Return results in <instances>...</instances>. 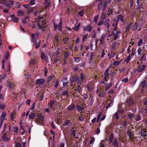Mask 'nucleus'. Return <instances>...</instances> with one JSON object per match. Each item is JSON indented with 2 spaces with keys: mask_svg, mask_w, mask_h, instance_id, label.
Here are the masks:
<instances>
[{
  "mask_svg": "<svg viewBox=\"0 0 147 147\" xmlns=\"http://www.w3.org/2000/svg\"><path fill=\"white\" fill-rule=\"evenodd\" d=\"M41 12V11L40 10L38 11H36L34 13V15L35 16H36L37 15H38V17L36 18H35V21L36 22H38V21H39L40 20H41L42 19H43V17L41 15H40L39 13L40 12Z\"/></svg>",
  "mask_w": 147,
  "mask_h": 147,
  "instance_id": "7ed1b4c3",
  "label": "nucleus"
},
{
  "mask_svg": "<svg viewBox=\"0 0 147 147\" xmlns=\"http://www.w3.org/2000/svg\"><path fill=\"white\" fill-rule=\"evenodd\" d=\"M142 117L140 115H138L137 117V118L135 119V120L137 121H139L141 119Z\"/></svg>",
  "mask_w": 147,
  "mask_h": 147,
  "instance_id": "49530a36",
  "label": "nucleus"
},
{
  "mask_svg": "<svg viewBox=\"0 0 147 147\" xmlns=\"http://www.w3.org/2000/svg\"><path fill=\"white\" fill-rule=\"evenodd\" d=\"M108 12H109V13L108 14L109 15L112 14V12H113L112 10L111 9H110V8H109Z\"/></svg>",
  "mask_w": 147,
  "mask_h": 147,
  "instance_id": "680f3d73",
  "label": "nucleus"
},
{
  "mask_svg": "<svg viewBox=\"0 0 147 147\" xmlns=\"http://www.w3.org/2000/svg\"><path fill=\"white\" fill-rule=\"evenodd\" d=\"M59 81L58 80H57L55 83V85L54 86L55 87V88H57L58 86L59 85Z\"/></svg>",
  "mask_w": 147,
  "mask_h": 147,
  "instance_id": "4d7b16f0",
  "label": "nucleus"
},
{
  "mask_svg": "<svg viewBox=\"0 0 147 147\" xmlns=\"http://www.w3.org/2000/svg\"><path fill=\"white\" fill-rule=\"evenodd\" d=\"M145 67L146 66L144 65H139L136 70L139 72H140L144 70Z\"/></svg>",
  "mask_w": 147,
  "mask_h": 147,
  "instance_id": "6e6552de",
  "label": "nucleus"
},
{
  "mask_svg": "<svg viewBox=\"0 0 147 147\" xmlns=\"http://www.w3.org/2000/svg\"><path fill=\"white\" fill-rule=\"evenodd\" d=\"M92 28V26H90V25H88L87 26H84V30H87L88 32H90Z\"/></svg>",
  "mask_w": 147,
  "mask_h": 147,
  "instance_id": "1a4fd4ad",
  "label": "nucleus"
},
{
  "mask_svg": "<svg viewBox=\"0 0 147 147\" xmlns=\"http://www.w3.org/2000/svg\"><path fill=\"white\" fill-rule=\"evenodd\" d=\"M6 115V112L5 111L3 112L1 116L0 117V118L1 119L0 120H2L5 117ZM4 120H5L6 119H4Z\"/></svg>",
  "mask_w": 147,
  "mask_h": 147,
  "instance_id": "f3484780",
  "label": "nucleus"
},
{
  "mask_svg": "<svg viewBox=\"0 0 147 147\" xmlns=\"http://www.w3.org/2000/svg\"><path fill=\"white\" fill-rule=\"evenodd\" d=\"M109 68L107 69L104 73V76H109Z\"/></svg>",
  "mask_w": 147,
  "mask_h": 147,
  "instance_id": "bb28decb",
  "label": "nucleus"
},
{
  "mask_svg": "<svg viewBox=\"0 0 147 147\" xmlns=\"http://www.w3.org/2000/svg\"><path fill=\"white\" fill-rule=\"evenodd\" d=\"M55 103V101L54 100H51L49 102L48 104L50 107L52 108L53 106L54 105Z\"/></svg>",
  "mask_w": 147,
  "mask_h": 147,
  "instance_id": "412c9836",
  "label": "nucleus"
},
{
  "mask_svg": "<svg viewBox=\"0 0 147 147\" xmlns=\"http://www.w3.org/2000/svg\"><path fill=\"white\" fill-rule=\"evenodd\" d=\"M87 35H88V34H84V35H83V37H82V40H83V41H84V40L87 37Z\"/></svg>",
  "mask_w": 147,
  "mask_h": 147,
  "instance_id": "13d9d810",
  "label": "nucleus"
},
{
  "mask_svg": "<svg viewBox=\"0 0 147 147\" xmlns=\"http://www.w3.org/2000/svg\"><path fill=\"white\" fill-rule=\"evenodd\" d=\"M94 137H92L91 138L90 141V144H91L93 143L94 141Z\"/></svg>",
  "mask_w": 147,
  "mask_h": 147,
  "instance_id": "338daca9",
  "label": "nucleus"
},
{
  "mask_svg": "<svg viewBox=\"0 0 147 147\" xmlns=\"http://www.w3.org/2000/svg\"><path fill=\"white\" fill-rule=\"evenodd\" d=\"M34 11V9L32 8H30L28 10V13L30 14L31 12Z\"/></svg>",
  "mask_w": 147,
  "mask_h": 147,
  "instance_id": "e433bc0d",
  "label": "nucleus"
},
{
  "mask_svg": "<svg viewBox=\"0 0 147 147\" xmlns=\"http://www.w3.org/2000/svg\"><path fill=\"white\" fill-rule=\"evenodd\" d=\"M75 61L76 62L78 63L81 60V58L79 57H75Z\"/></svg>",
  "mask_w": 147,
  "mask_h": 147,
  "instance_id": "79ce46f5",
  "label": "nucleus"
},
{
  "mask_svg": "<svg viewBox=\"0 0 147 147\" xmlns=\"http://www.w3.org/2000/svg\"><path fill=\"white\" fill-rule=\"evenodd\" d=\"M71 134L73 135L74 138H76V131L75 130H73L72 129L71 130Z\"/></svg>",
  "mask_w": 147,
  "mask_h": 147,
  "instance_id": "a878e982",
  "label": "nucleus"
},
{
  "mask_svg": "<svg viewBox=\"0 0 147 147\" xmlns=\"http://www.w3.org/2000/svg\"><path fill=\"white\" fill-rule=\"evenodd\" d=\"M113 104V100H111V102L109 104L107 107V109L112 106Z\"/></svg>",
  "mask_w": 147,
  "mask_h": 147,
  "instance_id": "a18cd8bd",
  "label": "nucleus"
},
{
  "mask_svg": "<svg viewBox=\"0 0 147 147\" xmlns=\"http://www.w3.org/2000/svg\"><path fill=\"white\" fill-rule=\"evenodd\" d=\"M37 26L38 28L41 30L42 31H43L44 30V29L43 28V26H42L40 25V24L39 23H38L37 24Z\"/></svg>",
  "mask_w": 147,
  "mask_h": 147,
  "instance_id": "c85d7f7f",
  "label": "nucleus"
},
{
  "mask_svg": "<svg viewBox=\"0 0 147 147\" xmlns=\"http://www.w3.org/2000/svg\"><path fill=\"white\" fill-rule=\"evenodd\" d=\"M24 11H21L20 10H18L17 13V15L18 16H24Z\"/></svg>",
  "mask_w": 147,
  "mask_h": 147,
  "instance_id": "f8f14e48",
  "label": "nucleus"
},
{
  "mask_svg": "<svg viewBox=\"0 0 147 147\" xmlns=\"http://www.w3.org/2000/svg\"><path fill=\"white\" fill-rule=\"evenodd\" d=\"M8 135H9V133L7 135V133L5 132L3 134L2 138V140H3L5 142H7L9 141V139L8 138V137H7V136H8Z\"/></svg>",
  "mask_w": 147,
  "mask_h": 147,
  "instance_id": "0eeeda50",
  "label": "nucleus"
},
{
  "mask_svg": "<svg viewBox=\"0 0 147 147\" xmlns=\"http://www.w3.org/2000/svg\"><path fill=\"white\" fill-rule=\"evenodd\" d=\"M118 25V23L117 22H116L115 23V27H114V28H113L114 31L115 32L117 31V26Z\"/></svg>",
  "mask_w": 147,
  "mask_h": 147,
  "instance_id": "09e8293b",
  "label": "nucleus"
},
{
  "mask_svg": "<svg viewBox=\"0 0 147 147\" xmlns=\"http://www.w3.org/2000/svg\"><path fill=\"white\" fill-rule=\"evenodd\" d=\"M44 5L45 8L47 9L49 6V3L48 2H45Z\"/></svg>",
  "mask_w": 147,
  "mask_h": 147,
  "instance_id": "4c0bfd02",
  "label": "nucleus"
},
{
  "mask_svg": "<svg viewBox=\"0 0 147 147\" xmlns=\"http://www.w3.org/2000/svg\"><path fill=\"white\" fill-rule=\"evenodd\" d=\"M37 118L40 123H42L43 122L44 117L42 116V115L40 114L37 113Z\"/></svg>",
  "mask_w": 147,
  "mask_h": 147,
  "instance_id": "39448f33",
  "label": "nucleus"
},
{
  "mask_svg": "<svg viewBox=\"0 0 147 147\" xmlns=\"http://www.w3.org/2000/svg\"><path fill=\"white\" fill-rule=\"evenodd\" d=\"M101 113L100 112V113L98 115L97 119V121L98 122L100 120V117L101 116Z\"/></svg>",
  "mask_w": 147,
  "mask_h": 147,
  "instance_id": "603ef678",
  "label": "nucleus"
},
{
  "mask_svg": "<svg viewBox=\"0 0 147 147\" xmlns=\"http://www.w3.org/2000/svg\"><path fill=\"white\" fill-rule=\"evenodd\" d=\"M132 25V23H130L127 26L126 29L125 31L128 32L129 30L131 28Z\"/></svg>",
  "mask_w": 147,
  "mask_h": 147,
  "instance_id": "aec40b11",
  "label": "nucleus"
},
{
  "mask_svg": "<svg viewBox=\"0 0 147 147\" xmlns=\"http://www.w3.org/2000/svg\"><path fill=\"white\" fill-rule=\"evenodd\" d=\"M127 134L129 136V137L131 139H132V137L131 135V133L129 131H128L127 132Z\"/></svg>",
  "mask_w": 147,
  "mask_h": 147,
  "instance_id": "052dcab7",
  "label": "nucleus"
},
{
  "mask_svg": "<svg viewBox=\"0 0 147 147\" xmlns=\"http://www.w3.org/2000/svg\"><path fill=\"white\" fill-rule=\"evenodd\" d=\"M41 58L42 60H45V53H42L41 55Z\"/></svg>",
  "mask_w": 147,
  "mask_h": 147,
  "instance_id": "f704fd0d",
  "label": "nucleus"
},
{
  "mask_svg": "<svg viewBox=\"0 0 147 147\" xmlns=\"http://www.w3.org/2000/svg\"><path fill=\"white\" fill-rule=\"evenodd\" d=\"M18 128L17 126H14L13 127V131L15 133L17 134L18 130Z\"/></svg>",
  "mask_w": 147,
  "mask_h": 147,
  "instance_id": "393cba45",
  "label": "nucleus"
},
{
  "mask_svg": "<svg viewBox=\"0 0 147 147\" xmlns=\"http://www.w3.org/2000/svg\"><path fill=\"white\" fill-rule=\"evenodd\" d=\"M70 120H67L63 124L64 126L67 125L70 123Z\"/></svg>",
  "mask_w": 147,
  "mask_h": 147,
  "instance_id": "37998d69",
  "label": "nucleus"
},
{
  "mask_svg": "<svg viewBox=\"0 0 147 147\" xmlns=\"http://www.w3.org/2000/svg\"><path fill=\"white\" fill-rule=\"evenodd\" d=\"M61 82H63V84L64 87L65 86V85L68 83L67 79L66 78H63L61 80Z\"/></svg>",
  "mask_w": 147,
  "mask_h": 147,
  "instance_id": "ddd939ff",
  "label": "nucleus"
},
{
  "mask_svg": "<svg viewBox=\"0 0 147 147\" xmlns=\"http://www.w3.org/2000/svg\"><path fill=\"white\" fill-rule=\"evenodd\" d=\"M119 20L123 23H125V20H124L123 18V17L120 14L118 16L117 20Z\"/></svg>",
  "mask_w": 147,
  "mask_h": 147,
  "instance_id": "dca6fc26",
  "label": "nucleus"
},
{
  "mask_svg": "<svg viewBox=\"0 0 147 147\" xmlns=\"http://www.w3.org/2000/svg\"><path fill=\"white\" fill-rule=\"evenodd\" d=\"M120 32V31H116L115 32L113 31L111 33L112 35H114L115 34L117 35V34Z\"/></svg>",
  "mask_w": 147,
  "mask_h": 147,
  "instance_id": "864d4df0",
  "label": "nucleus"
},
{
  "mask_svg": "<svg viewBox=\"0 0 147 147\" xmlns=\"http://www.w3.org/2000/svg\"><path fill=\"white\" fill-rule=\"evenodd\" d=\"M126 102L129 105H131L134 104L133 100L130 98L127 100Z\"/></svg>",
  "mask_w": 147,
  "mask_h": 147,
  "instance_id": "a211bd4d",
  "label": "nucleus"
},
{
  "mask_svg": "<svg viewBox=\"0 0 147 147\" xmlns=\"http://www.w3.org/2000/svg\"><path fill=\"white\" fill-rule=\"evenodd\" d=\"M142 43L143 40L141 39H140L138 42V46H140L142 44Z\"/></svg>",
  "mask_w": 147,
  "mask_h": 147,
  "instance_id": "a19ab883",
  "label": "nucleus"
},
{
  "mask_svg": "<svg viewBox=\"0 0 147 147\" xmlns=\"http://www.w3.org/2000/svg\"><path fill=\"white\" fill-rule=\"evenodd\" d=\"M29 25L33 28H36V26L34 24V22H32L29 23Z\"/></svg>",
  "mask_w": 147,
  "mask_h": 147,
  "instance_id": "b1692460",
  "label": "nucleus"
},
{
  "mask_svg": "<svg viewBox=\"0 0 147 147\" xmlns=\"http://www.w3.org/2000/svg\"><path fill=\"white\" fill-rule=\"evenodd\" d=\"M5 107V105L4 104L0 105V110L3 109Z\"/></svg>",
  "mask_w": 147,
  "mask_h": 147,
  "instance_id": "69168bd1",
  "label": "nucleus"
},
{
  "mask_svg": "<svg viewBox=\"0 0 147 147\" xmlns=\"http://www.w3.org/2000/svg\"><path fill=\"white\" fill-rule=\"evenodd\" d=\"M77 109L79 111H82L84 109L83 107L78 105H77Z\"/></svg>",
  "mask_w": 147,
  "mask_h": 147,
  "instance_id": "c03bdc74",
  "label": "nucleus"
},
{
  "mask_svg": "<svg viewBox=\"0 0 147 147\" xmlns=\"http://www.w3.org/2000/svg\"><path fill=\"white\" fill-rule=\"evenodd\" d=\"M105 23V22L103 20H101L98 22V23L97 24V25L98 26H101Z\"/></svg>",
  "mask_w": 147,
  "mask_h": 147,
  "instance_id": "58836bf2",
  "label": "nucleus"
},
{
  "mask_svg": "<svg viewBox=\"0 0 147 147\" xmlns=\"http://www.w3.org/2000/svg\"><path fill=\"white\" fill-rule=\"evenodd\" d=\"M47 22L46 20H43L42 22V25L43 26V27H45L47 26Z\"/></svg>",
  "mask_w": 147,
  "mask_h": 147,
  "instance_id": "72a5a7b5",
  "label": "nucleus"
},
{
  "mask_svg": "<svg viewBox=\"0 0 147 147\" xmlns=\"http://www.w3.org/2000/svg\"><path fill=\"white\" fill-rule=\"evenodd\" d=\"M98 16H95L94 17V22L95 23H97V21L98 20Z\"/></svg>",
  "mask_w": 147,
  "mask_h": 147,
  "instance_id": "c9c22d12",
  "label": "nucleus"
},
{
  "mask_svg": "<svg viewBox=\"0 0 147 147\" xmlns=\"http://www.w3.org/2000/svg\"><path fill=\"white\" fill-rule=\"evenodd\" d=\"M2 68L4 69L5 68V65L4 63L5 62V59H3L2 60Z\"/></svg>",
  "mask_w": 147,
  "mask_h": 147,
  "instance_id": "3c124183",
  "label": "nucleus"
},
{
  "mask_svg": "<svg viewBox=\"0 0 147 147\" xmlns=\"http://www.w3.org/2000/svg\"><path fill=\"white\" fill-rule=\"evenodd\" d=\"M75 82H76L79 84H82L80 78L76 76H74L71 80V85L73 86L74 85L72 84V83Z\"/></svg>",
  "mask_w": 147,
  "mask_h": 147,
  "instance_id": "f257e3e1",
  "label": "nucleus"
},
{
  "mask_svg": "<svg viewBox=\"0 0 147 147\" xmlns=\"http://www.w3.org/2000/svg\"><path fill=\"white\" fill-rule=\"evenodd\" d=\"M134 115L133 113H131L128 114V116L129 118V119H131L132 118Z\"/></svg>",
  "mask_w": 147,
  "mask_h": 147,
  "instance_id": "0e129e2a",
  "label": "nucleus"
},
{
  "mask_svg": "<svg viewBox=\"0 0 147 147\" xmlns=\"http://www.w3.org/2000/svg\"><path fill=\"white\" fill-rule=\"evenodd\" d=\"M102 2H100L98 5V9H100L102 7Z\"/></svg>",
  "mask_w": 147,
  "mask_h": 147,
  "instance_id": "bf43d9fd",
  "label": "nucleus"
},
{
  "mask_svg": "<svg viewBox=\"0 0 147 147\" xmlns=\"http://www.w3.org/2000/svg\"><path fill=\"white\" fill-rule=\"evenodd\" d=\"M145 132V130L144 129L141 130V134L143 136H146V134H144Z\"/></svg>",
  "mask_w": 147,
  "mask_h": 147,
  "instance_id": "e2e57ef3",
  "label": "nucleus"
},
{
  "mask_svg": "<svg viewBox=\"0 0 147 147\" xmlns=\"http://www.w3.org/2000/svg\"><path fill=\"white\" fill-rule=\"evenodd\" d=\"M40 41H37L36 42H34L36 44V48H38L39 47V44L40 43Z\"/></svg>",
  "mask_w": 147,
  "mask_h": 147,
  "instance_id": "7c9ffc66",
  "label": "nucleus"
},
{
  "mask_svg": "<svg viewBox=\"0 0 147 147\" xmlns=\"http://www.w3.org/2000/svg\"><path fill=\"white\" fill-rule=\"evenodd\" d=\"M36 113H31L29 116V117L30 119H33L35 116H36Z\"/></svg>",
  "mask_w": 147,
  "mask_h": 147,
  "instance_id": "6ab92c4d",
  "label": "nucleus"
},
{
  "mask_svg": "<svg viewBox=\"0 0 147 147\" xmlns=\"http://www.w3.org/2000/svg\"><path fill=\"white\" fill-rule=\"evenodd\" d=\"M133 30H137L139 31L140 30V28H138L136 23L134 24L133 26Z\"/></svg>",
  "mask_w": 147,
  "mask_h": 147,
  "instance_id": "9b49d317",
  "label": "nucleus"
},
{
  "mask_svg": "<svg viewBox=\"0 0 147 147\" xmlns=\"http://www.w3.org/2000/svg\"><path fill=\"white\" fill-rule=\"evenodd\" d=\"M113 146L114 147H117L118 146V145L117 141L116 139H115L114 140L113 142L112 143Z\"/></svg>",
  "mask_w": 147,
  "mask_h": 147,
  "instance_id": "4be33fe9",
  "label": "nucleus"
},
{
  "mask_svg": "<svg viewBox=\"0 0 147 147\" xmlns=\"http://www.w3.org/2000/svg\"><path fill=\"white\" fill-rule=\"evenodd\" d=\"M107 4V2L106 1V2H105V3H104V4L103 7V11H104L106 7Z\"/></svg>",
  "mask_w": 147,
  "mask_h": 147,
  "instance_id": "6e6d98bb",
  "label": "nucleus"
},
{
  "mask_svg": "<svg viewBox=\"0 0 147 147\" xmlns=\"http://www.w3.org/2000/svg\"><path fill=\"white\" fill-rule=\"evenodd\" d=\"M14 84H13L9 82H7V86L9 88V89H11L13 87Z\"/></svg>",
  "mask_w": 147,
  "mask_h": 147,
  "instance_id": "2eb2a0df",
  "label": "nucleus"
},
{
  "mask_svg": "<svg viewBox=\"0 0 147 147\" xmlns=\"http://www.w3.org/2000/svg\"><path fill=\"white\" fill-rule=\"evenodd\" d=\"M16 115V113L14 112H12L11 114V119L12 120H13V119L15 117V115Z\"/></svg>",
  "mask_w": 147,
  "mask_h": 147,
  "instance_id": "2f4dec72",
  "label": "nucleus"
},
{
  "mask_svg": "<svg viewBox=\"0 0 147 147\" xmlns=\"http://www.w3.org/2000/svg\"><path fill=\"white\" fill-rule=\"evenodd\" d=\"M78 86H76L74 90L75 92L74 93H73V95L75 97H78L79 96V94H80V90L81 89V87L80 86L78 85Z\"/></svg>",
  "mask_w": 147,
  "mask_h": 147,
  "instance_id": "20e7f679",
  "label": "nucleus"
},
{
  "mask_svg": "<svg viewBox=\"0 0 147 147\" xmlns=\"http://www.w3.org/2000/svg\"><path fill=\"white\" fill-rule=\"evenodd\" d=\"M80 25V23H79L77 26H75L73 29L75 31H77L78 30Z\"/></svg>",
  "mask_w": 147,
  "mask_h": 147,
  "instance_id": "c756f323",
  "label": "nucleus"
},
{
  "mask_svg": "<svg viewBox=\"0 0 147 147\" xmlns=\"http://www.w3.org/2000/svg\"><path fill=\"white\" fill-rule=\"evenodd\" d=\"M144 55L145 54H144L141 57L140 59V61H141V63H142V61L144 60H145L146 59V58L144 57Z\"/></svg>",
  "mask_w": 147,
  "mask_h": 147,
  "instance_id": "ea45409f",
  "label": "nucleus"
},
{
  "mask_svg": "<svg viewBox=\"0 0 147 147\" xmlns=\"http://www.w3.org/2000/svg\"><path fill=\"white\" fill-rule=\"evenodd\" d=\"M146 85V81H142L141 83V86L142 88L144 87Z\"/></svg>",
  "mask_w": 147,
  "mask_h": 147,
  "instance_id": "cd10ccee",
  "label": "nucleus"
},
{
  "mask_svg": "<svg viewBox=\"0 0 147 147\" xmlns=\"http://www.w3.org/2000/svg\"><path fill=\"white\" fill-rule=\"evenodd\" d=\"M22 22L24 24H26L30 21L28 17H26L24 19L22 20Z\"/></svg>",
  "mask_w": 147,
  "mask_h": 147,
  "instance_id": "4468645a",
  "label": "nucleus"
},
{
  "mask_svg": "<svg viewBox=\"0 0 147 147\" xmlns=\"http://www.w3.org/2000/svg\"><path fill=\"white\" fill-rule=\"evenodd\" d=\"M75 108V106L74 105H69L67 107L68 109L70 111H72Z\"/></svg>",
  "mask_w": 147,
  "mask_h": 147,
  "instance_id": "5701e85b",
  "label": "nucleus"
},
{
  "mask_svg": "<svg viewBox=\"0 0 147 147\" xmlns=\"http://www.w3.org/2000/svg\"><path fill=\"white\" fill-rule=\"evenodd\" d=\"M87 88L89 91H92L93 90V84L89 83L87 86Z\"/></svg>",
  "mask_w": 147,
  "mask_h": 147,
  "instance_id": "9d476101",
  "label": "nucleus"
},
{
  "mask_svg": "<svg viewBox=\"0 0 147 147\" xmlns=\"http://www.w3.org/2000/svg\"><path fill=\"white\" fill-rule=\"evenodd\" d=\"M45 80L43 79H37L36 81L35 84L38 85L40 88H42L45 86Z\"/></svg>",
  "mask_w": 147,
  "mask_h": 147,
  "instance_id": "f03ea898",
  "label": "nucleus"
},
{
  "mask_svg": "<svg viewBox=\"0 0 147 147\" xmlns=\"http://www.w3.org/2000/svg\"><path fill=\"white\" fill-rule=\"evenodd\" d=\"M32 41L34 42H36V41L37 38L38 36V33L37 32L35 34H32Z\"/></svg>",
  "mask_w": 147,
  "mask_h": 147,
  "instance_id": "423d86ee",
  "label": "nucleus"
},
{
  "mask_svg": "<svg viewBox=\"0 0 147 147\" xmlns=\"http://www.w3.org/2000/svg\"><path fill=\"white\" fill-rule=\"evenodd\" d=\"M142 51V49L140 47H139L137 50V53L138 55H140L141 54Z\"/></svg>",
  "mask_w": 147,
  "mask_h": 147,
  "instance_id": "5fc2aeb1",
  "label": "nucleus"
},
{
  "mask_svg": "<svg viewBox=\"0 0 147 147\" xmlns=\"http://www.w3.org/2000/svg\"><path fill=\"white\" fill-rule=\"evenodd\" d=\"M18 18L17 17H15L13 19H12V21L14 22H18Z\"/></svg>",
  "mask_w": 147,
  "mask_h": 147,
  "instance_id": "8fccbe9b",
  "label": "nucleus"
},
{
  "mask_svg": "<svg viewBox=\"0 0 147 147\" xmlns=\"http://www.w3.org/2000/svg\"><path fill=\"white\" fill-rule=\"evenodd\" d=\"M113 138V135L112 134H111L110 135L109 138V141L110 143H111L112 142Z\"/></svg>",
  "mask_w": 147,
  "mask_h": 147,
  "instance_id": "473e14b6",
  "label": "nucleus"
},
{
  "mask_svg": "<svg viewBox=\"0 0 147 147\" xmlns=\"http://www.w3.org/2000/svg\"><path fill=\"white\" fill-rule=\"evenodd\" d=\"M80 77L81 81H82L84 79V77L82 73H81Z\"/></svg>",
  "mask_w": 147,
  "mask_h": 147,
  "instance_id": "774afa93",
  "label": "nucleus"
},
{
  "mask_svg": "<svg viewBox=\"0 0 147 147\" xmlns=\"http://www.w3.org/2000/svg\"><path fill=\"white\" fill-rule=\"evenodd\" d=\"M130 54H129L128 56L124 60L125 62H126L127 63L129 62L130 60Z\"/></svg>",
  "mask_w": 147,
  "mask_h": 147,
  "instance_id": "de8ad7c7",
  "label": "nucleus"
}]
</instances>
